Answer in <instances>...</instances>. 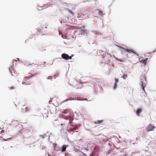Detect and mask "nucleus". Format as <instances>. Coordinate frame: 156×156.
Here are the masks:
<instances>
[{
	"label": "nucleus",
	"mask_w": 156,
	"mask_h": 156,
	"mask_svg": "<svg viewBox=\"0 0 156 156\" xmlns=\"http://www.w3.org/2000/svg\"><path fill=\"white\" fill-rule=\"evenodd\" d=\"M140 80L141 83L140 85L142 86L141 88L145 92L144 88L146 87V78L144 75H142L140 77Z\"/></svg>",
	"instance_id": "1"
},
{
	"label": "nucleus",
	"mask_w": 156,
	"mask_h": 156,
	"mask_svg": "<svg viewBox=\"0 0 156 156\" xmlns=\"http://www.w3.org/2000/svg\"><path fill=\"white\" fill-rule=\"evenodd\" d=\"M111 58V54L107 53L105 54V56L103 57V60L105 63L108 64L110 62V59Z\"/></svg>",
	"instance_id": "2"
},
{
	"label": "nucleus",
	"mask_w": 156,
	"mask_h": 156,
	"mask_svg": "<svg viewBox=\"0 0 156 156\" xmlns=\"http://www.w3.org/2000/svg\"><path fill=\"white\" fill-rule=\"evenodd\" d=\"M122 49L123 50L124 52H127L130 53H133L135 55H136L138 56L139 54L136 52L135 51L132 49L131 48H129V49H126L124 48H122Z\"/></svg>",
	"instance_id": "3"
},
{
	"label": "nucleus",
	"mask_w": 156,
	"mask_h": 156,
	"mask_svg": "<svg viewBox=\"0 0 156 156\" xmlns=\"http://www.w3.org/2000/svg\"><path fill=\"white\" fill-rule=\"evenodd\" d=\"M9 71L12 76H17L18 73V71H17L15 69H14L12 66H11V67L9 68Z\"/></svg>",
	"instance_id": "4"
},
{
	"label": "nucleus",
	"mask_w": 156,
	"mask_h": 156,
	"mask_svg": "<svg viewBox=\"0 0 156 156\" xmlns=\"http://www.w3.org/2000/svg\"><path fill=\"white\" fill-rule=\"evenodd\" d=\"M148 60V58H146L145 59H143L142 57H140L139 58V62L144 66L146 65Z\"/></svg>",
	"instance_id": "5"
},
{
	"label": "nucleus",
	"mask_w": 156,
	"mask_h": 156,
	"mask_svg": "<svg viewBox=\"0 0 156 156\" xmlns=\"http://www.w3.org/2000/svg\"><path fill=\"white\" fill-rule=\"evenodd\" d=\"M62 58L65 60H68L69 59H71L72 58L71 56H69V55L66 53H63L62 54Z\"/></svg>",
	"instance_id": "6"
},
{
	"label": "nucleus",
	"mask_w": 156,
	"mask_h": 156,
	"mask_svg": "<svg viewBox=\"0 0 156 156\" xmlns=\"http://www.w3.org/2000/svg\"><path fill=\"white\" fill-rule=\"evenodd\" d=\"M155 128V127L154 125L150 124L146 128V129L147 132H149L150 131H153Z\"/></svg>",
	"instance_id": "7"
},
{
	"label": "nucleus",
	"mask_w": 156,
	"mask_h": 156,
	"mask_svg": "<svg viewBox=\"0 0 156 156\" xmlns=\"http://www.w3.org/2000/svg\"><path fill=\"white\" fill-rule=\"evenodd\" d=\"M24 82L26 84L28 85L32 82L31 79L27 77H25L24 79Z\"/></svg>",
	"instance_id": "8"
},
{
	"label": "nucleus",
	"mask_w": 156,
	"mask_h": 156,
	"mask_svg": "<svg viewBox=\"0 0 156 156\" xmlns=\"http://www.w3.org/2000/svg\"><path fill=\"white\" fill-rule=\"evenodd\" d=\"M80 32L82 34H84L86 33L87 31L85 29V27L84 26L81 27L80 28Z\"/></svg>",
	"instance_id": "9"
},
{
	"label": "nucleus",
	"mask_w": 156,
	"mask_h": 156,
	"mask_svg": "<svg viewBox=\"0 0 156 156\" xmlns=\"http://www.w3.org/2000/svg\"><path fill=\"white\" fill-rule=\"evenodd\" d=\"M115 83H114V89H115L117 86V83L119 82V80L116 78H115Z\"/></svg>",
	"instance_id": "10"
},
{
	"label": "nucleus",
	"mask_w": 156,
	"mask_h": 156,
	"mask_svg": "<svg viewBox=\"0 0 156 156\" xmlns=\"http://www.w3.org/2000/svg\"><path fill=\"white\" fill-rule=\"evenodd\" d=\"M104 121V120H98L97 121L94 122V123L95 124H100L102 123Z\"/></svg>",
	"instance_id": "11"
},
{
	"label": "nucleus",
	"mask_w": 156,
	"mask_h": 156,
	"mask_svg": "<svg viewBox=\"0 0 156 156\" xmlns=\"http://www.w3.org/2000/svg\"><path fill=\"white\" fill-rule=\"evenodd\" d=\"M142 110L141 108H139L137 110L136 112V114L138 116H140V114L142 112Z\"/></svg>",
	"instance_id": "12"
},
{
	"label": "nucleus",
	"mask_w": 156,
	"mask_h": 156,
	"mask_svg": "<svg viewBox=\"0 0 156 156\" xmlns=\"http://www.w3.org/2000/svg\"><path fill=\"white\" fill-rule=\"evenodd\" d=\"M23 108H22V109L25 108V111L26 112H28L30 111V108L29 106H27L26 107L23 106Z\"/></svg>",
	"instance_id": "13"
},
{
	"label": "nucleus",
	"mask_w": 156,
	"mask_h": 156,
	"mask_svg": "<svg viewBox=\"0 0 156 156\" xmlns=\"http://www.w3.org/2000/svg\"><path fill=\"white\" fill-rule=\"evenodd\" d=\"M66 146L64 145H63L62 147V152H64L66 151Z\"/></svg>",
	"instance_id": "14"
},
{
	"label": "nucleus",
	"mask_w": 156,
	"mask_h": 156,
	"mask_svg": "<svg viewBox=\"0 0 156 156\" xmlns=\"http://www.w3.org/2000/svg\"><path fill=\"white\" fill-rule=\"evenodd\" d=\"M127 74H125L124 73L123 74L122 76H121L122 78L124 79H126L127 78Z\"/></svg>",
	"instance_id": "15"
},
{
	"label": "nucleus",
	"mask_w": 156,
	"mask_h": 156,
	"mask_svg": "<svg viewBox=\"0 0 156 156\" xmlns=\"http://www.w3.org/2000/svg\"><path fill=\"white\" fill-rule=\"evenodd\" d=\"M70 115H68L67 116H64L63 117V118L66 119H70Z\"/></svg>",
	"instance_id": "16"
},
{
	"label": "nucleus",
	"mask_w": 156,
	"mask_h": 156,
	"mask_svg": "<svg viewBox=\"0 0 156 156\" xmlns=\"http://www.w3.org/2000/svg\"><path fill=\"white\" fill-rule=\"evenodd\" d=\"M69 112V111L68 110H64L62 112V113H64L65 114H67Z\"/></svg>",
	"instance_id": "17"
},
{
	"label": "nucleus",
	"mask_w": 156,
	"mask_h": 156,
	"mask_svg": "<svg viewBox=\"0 0 156 156\" xmlns=\"http://www.w3.org/2000/svg\"><path fill=\"white\" fill-rule=\"evenodd\" d=\"M99 15L102 16L103 15V12L101 11H99L98 13Z\"/></svg>",
	"instance_id": "18"
},
{
	"label": "nucleus",
	"mask_w": 156,
	"mask_h": 156,
	"mask_svg": "<svg viewBox=\"0 0 156 156\" xmlns=\"http://www.w3.org/2000/svg\"><path fill=\"white\" fill-rule=\"evenodd\" d=\"M62 37L64 39H66L67 37L66 35H64L63 34H62Z\"/></svg>",
	"instance_id": "19"
},
{
	"label": "nucleus",
	"mask_w": 156,
	"mask_h": 156,
	"mask_svg": "<svg viewBox=\"0 0 156 156\" xmlns=\"http://www.w3.org/2000/svg\"><path fill=\"white\" fill-rule=\"evenodd\" d=\"M69 122H72L73 120V118L70 115V119H69Z\"/></svg>",
	"instance_id": "20"
},
{
	"label": "nucleus",
	"mask_w": 156,
	"mask_h": 156,
	"mask_svg": "<svg viewBox=\"0 0 156 156\" xmlns=\"http://www.w3.org/2000/svg\"><path fill=\"white\" fill-rule=\"evenodd\" d=\"M73 122H69V125L70 126H74L73 124Z\"/></svg>",
	"instance_id": "21"
},
{
	"label": "nucleus",
	"mask_w": 156,
	"mask_h": 156,
	"mask_svg": "<svg viewBox=\"0 0 156 156\" xmlns=\"http://www.w3.org/2000/svg\"><path fill=\"white\" fill-rule=\"evenodd\" d=\"M117 60L121 62H123L122 60L121 59H117Z\"/></svg>",
	"instance_id": "22"
},
{
	"label": "nucleus",
	"mask_w": 156,
	"mask_h": 156,
	"mask_svg": "<svg viewBox=\"0 0 156 156\" xmlns=\"http://www.w3.org/2000/svg\"><path fill=\"white\" fill-rule=\"evenodd\" d=\"M73 130H76L77 129H78V127H74V128H73Z\"/></svg>",
	"instance_id": "23"
},
{
	"label": "nucleus",
	"mask_w": 156,
	"mask_h": 156,
	"mask_svg": "<svg viewBox=\"0 0 156 156\" xmlns=\"http://www.w3.org/2000/svg\"><path fill=\"white\" fill-rule=\"evenodd\" d=\"M69 12L70 13H71L72 14H73H73H74L73 13V12H72L71 10H69Z\"/></svg>",
	"instance_id": "24"
},
{
	"label": "nucleus",
	"mask_w": 156,
	"mask_h": 156,
	"mask_svg": "<svg viewBox=\"0 0 156 156\" xmlns=\"http://www.w3.org/2000/svg\"><path fill=\"white\" fill-rule=\"evenodd\" d=\"M69 131H70L71 132H72L73 131V128H71V129H69Z\"/></svg>",
	"instance_id": "25"
},
{
	"label": "nucleus",
	"mask_w": 156,
	"mask_h": 156,
	"mask_svg": "<svg viewBox=\"0 0 156 156\" xmlns=\"http://www.w3.org/2000/svg\"><path fill=\"white\" fill-rule=\"evenodd\" d=\"M73 100V99H66V100H65L63 102H65L66 101H67L69 100Z\"/></svg>",
	"instance_id": "26"
},
{
	"label": "nucleus",
	"mask_w": 156,
	"mask_h": 156,
	"mask_svg": "<svg viewBox=\"0 0 156 156\" xmlns=\"http://www.w3.org/2000/svg\"><path fill=\"white\" fill-rule=\"evenodd\" d=\"M78 100H79L78 99H77ZM87 100V99H84L83 100Z\"/></svg>",
	"instance_id": "27"
},
{
	"label": "nucleus",
	"mask_w": 156,
	"mask_h": 156,
	"mask_svg": "<svg viewBox=\"0 0 156 156\" xmlns=\"http://www.w3.org/2000/svg\"><path fill=\"white\" fill-rule=\"evenodd\" d=\"M41 136L42 137V138H44V136L43 135H41Z\"/></svg>",
	"instance_id": "28"
},
{
	"label": "nucleus",
	"mask_w": 156,
	"mask_h": 156,
	"mask_svg": "<svg viewBox=\"0 0 156 156\" xmlns=\"http://www.w3.org/2000/svg\"><path fill=\"white\" fill-rule=\"evenodd\" d=\"M93 155L94 154L93 153H92L90 154V156H93Z\"/></svg>",
	"instance_id": "29"
},
{
	"label": "nucleus",
	"mask_w": 156,
	"mask_h": 156,
	"mask_svg": "<svg viewBox=\"0 0 156 156\" xmlns=\"http://www.w3.org/2000/svg\"><path fill=\"white\" fill-rule=\"evenodd\" d=\"M9 88H10V89H13V87H9Z\"/></svg>",
	"instance_id": "30"
},
{
	"label": "nucleus",
	"mask_w": 156,
	"mask_h": 156,
	"mask_svg": "<svg viewBox=\"0 0 156 156\" xmlns=\"http://www.w3.org/2000/svg\"><path fill=\"white\" fill-rule=\"evenodd\" d=\"M16 61H17L16 60H13V63H14V62H16Z\"/></svg>",
	"instance_id": "31"
},
{
	"label": "nucleus",
	"mask_w": 156,
	"mask_h": 156,
	"mask_svg": "<svg viewBox=\"0 0 156 156\" xmlns=\"http://www.w3.org/2000/svg\"><path fill=\"white\" fill-rule=\"evenodd\" d=\"M59 34H62V33H60V32H59Z\"/></svg>",
	"instance_id": "32"
},
{
	"label": "nucleus",
	"mask_w": 156,
	"mask_h": 156,
	"mask_svg": "<svg viewBox=\"0 0 156 156\" xmlns=\"http://www.w3.org/2000/svg\"><path fill=\"white\" fill-rule=\"evenodd\" d=\"M17 59L18 60H19V58H18Z\"/></svg>",
	"instance_id": "33"
},
{
	"label": "nucleus",
	"mask_w": 156,
	"mask_h": 156,
	"mask_svg": "<svg viewBox=\"0 0 156 156\" xmlns=\"http://www.w3.org/2000/svg\"><path fill=\"white\" fill-rule=\"evenodd\" d=\"M0 129H2V128H0Z\"/></svg>",
	"instance_id": "34"
}]
</instances>
